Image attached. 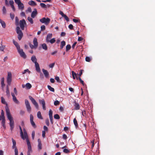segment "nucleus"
Masks as SVG:
<instances>
[{
  "instance_id": "f257e3e1",
  "label": "nucleus",
  "mask_w": 155,
  "mask_h": 155,
  "mask_svg": "<svg viewBox=\"0 0 155 155\" xmlns=\"http://www.w3.org/2000/svg\"><path fill=\"white\" fill-rule=\"evenodd\" d=\"M5 110L7 118L10 121L9 125L10 127V129L12 131L14 127L13 119L10 114V111L8 106L6 107Z\"/></svg>"
},
{
  "instance_id": "f03ea898",
  "label": "nucleus",
  "mask_w": 155,
  "mask_h": 155,
  "mask_svg": "<svg viewBox=\"0 0 155 155\" xmlns=\"http://www.w3.org/2000/svg\"><path fill=\"white\" fill-rule=\"evenodd\" d=\"M16 31L17 34L18 35V38L19 40H20L23 36V34L19 27H16Z\"/></svg>"
},
{
  "instance_id": "7ed1b4c3",
  "label": "nucleus",
  "mask_w": 155,
  "mask_h": 155,
  "mask_svg": "<svg viewBox=\"0 0 155 155\" xmlns=\"http://www.w3.org/2000/svg\"><path fill=\"white\" fill-rule=\"evenodd\" d=\"M40 22L42 23H44L46 25H48L50 21V19L48 18H46L44 17L39 20Z\"/></svg>"
},
{
  "instance_id": "20e7f679",
  "label": "nucleus",
  "mask_w": 155,
  "mask_h": 155,
  "mask_svg": "<svg viewBox=\"0 0 155 155\" xmlns=\"http://www.w3.org/2000/svg\"><path fill=\"white\" fill-rule=\"evenodd\" d=\"M15 2L18 5L19 9L22 10L24 8V5L21 2L20 0H15Z\"/></svg>"
},
{
  "instance_id": "39448f33",
  "label": "nucleus",
  "mask_w": 155,
  "mask_h": 155,
  "mask_svg": "<svg viewBox=\"0 0 155 155\" xmlns=\"http://www.w3.org/2000/svg\"><path fill=\"white\" fill-rule=\"evenodd\" d=\"M25 104L27 111L29 113H30L31 110V107L27 99L25 100Z\"/></svg>"
},
{
  "instance_id": "423d86ee",
  "label": "nucleus",
  "mask_w": 155,
  "mask_h": 155,
  "mask_svg": "<svg viewBox=\"0 0 155 155\" xmlns=\"http://www.w3.org/2000/svg\"><path fill=\"white\" fill-rule=\"evenodd\" d=\"M26 22L25 19H23L22 20H20L19 21V25L22 30H24L25 26L26 25Z\"/></svg>"
},
{
  "instance_id": "0eeeda50",
  "label": "nucleus",
  "mask_w": 155,
  "mask_h": 155,
  "mask_svg": "<svg viewBox=\"0 0 155 155\" xmlns=\"http://www.w3.org/2000/svg\"><path fill=\"white\" fill-rule=\"evenodd\" d=\"M29 98L33 104L35 106L36 108L38 109V103L36 102L35 100V99L30 96H29Z\"/></svg>"
},
{
  "instance_id": "6e6552de",
  "label": "nucleus",
  "mask_w": 155,
  "mask_h": 155,
  "mask_svg": "<svg viewBox=\"0 0 155 155\" xmlns=\"http://www.w3.org/2000/svg\"><path fill=\"white\" fill-rule=\"evenodd\" d=\"M18 53L19 54L20 56L24 59H25L26 58V55L23 51L22 49H20L18 51Z\"/></svg>"
},
{
  "instance_id": "1a4fd4ad",
  "label": "nucleus",
  "mask_w": 155,
  "mask_h": 155,
  "mask_svg": "<svg viewBox=\"0 0 155 155\" xmlns=\"http://www.w3.org/2000/svg\"><path fill=\"white\" fill-rule=\"evenodd\" d=\"M34 117L31 114L30 115V122L32 126L34 128L36 127L35 123L33 121Z\"/></svg>"
},
{
  "instance_id": "9d476101",
  "label": "nucleus",
  "mask_w": 155,
  "mask_h": 155,
  "mask_svg": "<svg viewBox=\"0 0 155 155\" xmlns=\"http://www.w3.org/2000/svg\"><path fill=\"white\" fill-rule=\"evenodd\" d=\"M37 12L36 9L35 8L34 9V11H33L31 14V17L33 18H34L35 16L37 15Z\"/></svg>"
},
{
  "instance_id": "9b49d317",
  "label": "nucleus",
  "mask_w": 155,
  "mask_h": 155,
  "mask_svg": "<svg viewBox=\"0 0 155 155\" xmlns=\"http://www.w3.org/2000/svg\"><path fill=\"white\" fill-rule=\"evenodd\" d=\"M33 44L34 45V47L35 48H36L38 46V42L36 38H35L33 40Z\"/></svg>"
},
{
  "instance_id": "f8f14e48",
  "label": "nucleus",
  "mask_w": 155,
  "mask_h": 155,
  "mask_svg": "<svg viewBox=\"0 0 155 155\" xmlns=\"http://www.w3.org/2000/svg\"><path fill=\"white\" fill-rule=\"evenodd\" d=\"M13 42L14 44L16 47L18 51L20 49V46L19 45L18 43L17 42L15 41L14 40H13Z\"/></svg>"
},
{
  "instance_id": "ddd939ff",
  "label": "nucleus",
  "mask_w": 155,
  "mask_h": 155,
  "mask_svg": "<svg viewBox=\"0 0 155 155\" xmlns=\"http://www.w3.org/2000/svg\"><path fill=\"white\" fill-rule=\"evenodd\" d=\"M38 150H40L42 149V144L41 143V141L40 139H38Z\"/></svg>"
},
{
  "instance_id": "4468645a",
  "label": "nucleus",
  "mask_w": 155,
  "mask_h": 155,
  "mask_svg": "<svg viewBox=\"0 0 155 155\" xmlns=\"http://www.w3.org/2000/svg\"><path fill=\"white\" fill-rule=\"evenodd\" d=\"M35 65L36 71L38 72H39L40 71V69L39 64L37 62L35 63Z\"/></svg>"
},
{
  "instance_id": "2eb2a0df",
  "label": "nucleus",
  "mask_w": 155,
  "mask_h": 155,
  "mask_svg": "<svg viewBox=\"0 0 155 155\" xmlns=\"http://www.w3.org/2000/svg\"><path fill=\"white\" fill-rule=\"evenodd\" d=\"M42 71L45 77H47L48 76L49 73L48 71L44 69L42 70Z\"/></svg>"
},
{
  "instance_id": "dca6fc26",
  "label": "nucleus",
  "mask_w": 155,
  "mask_h": 155,
  "mask_svg": "<svg viewBox=\"0 0 155 155\" xmlns=\"http://www.w3.org/2000/svg\"><path fill=\"white\" fill-rule=\"evenodd\" d=\"M74 109L76 110H78L80 109V105L78 103L75 102L74 104Z\"/></svg>"
},
{
  "instance_id": "f3484780",
  "label": "nucleus",
  "mask_w": 155,
  "mask_h": 155,
  "mask_svg": "<svg viewBox=\"0 0 155 155\" xmlns=\"http://www.w3.org/2000/svg\"><path fill=\"white\" fill-rule=\"evenodd\" d=\"M31 61L34 63H35V64L36 63H37V60L36 58V57L35 55H33L31 57Z\"/></svg>"
},
{
  "instance_id": "a211bd4d",
  "label": "nucleus",
  "mask_w": 155,
  "mask_h": 155,
  "mask_svg": "<svg viewBox=\"0 0 155 155\" xmlns=\"http://www.w3.org/2000/svg\"><path fill=\"white\" fill-rule=\"evenodd\" d=\"M52 34H49L47 35L46 39L47 42L51 39V38L52 37Z\"/></svg>"
},
{
  "instance_id": "6ab92c4d",
  "label": "nucleus",
  "mask_w": 155,
  "mask_h": 155,
  "mask_svg": "<svg viewBox=\"0 0 155 155\" xmlns=\"http://www.w3.org/2000/svg\"><path fill=\"white\" fill-rule=\"evenodd\" d=\"M12 143H13V146L12 147V148L13 149H15L16 148H17L16 147V142L13 139V138L12 139Z\"/></svg>"
},
{
  "instance_id": "aec40b11",
  "label": "nucleus",
  "mask_w": 155,
  "mask_h": 155,
  "mask_svg": "<svg viewBox=\"0 0 155 155\" xmlns=\"http://www.w3.org/2000/svg\"><path fill=\"white\" fill-rule=\"evenodd\" d=\"M0 23L1 24L2 27L5 28L6 27V24L5 22L0 18Z\"/></svg>"
},
{
  "instance_id": "412c9836",
  "label": "nucleus",
  "mask_w": 155,
  "mask_h": 155,
  "mask_svg": "<svg viewBox=\"0 0 155 155\" xmlns=\"http://www.w3.org/2000/svg\"><path fill=\"white\" fill-rule=\"evenodd\" d=\"M37 115L39 119H43V118L42 117L40 111H39L38 112Z\"/></svg>"
},
{
  "instance_id": "4be33fe9",
  "label": "nucleus",
  "mask_w": 155,
  "mask_h": 155,
  "mask_svg": "<svg viewBox=\"0 0 155 155\" xmlns=\"http://www.w3.org/2000/svg\"><path fill=\"white\" fill-rule=\"evenodd\" d=\"M28 4L32 6H35L36 5V3L33 1H31L28 2Z\"/></svg>"
},
{
  "instance_id": "5701e85b",
  "label": "nucleus",
  "mask_w": 155,
  "mask_h": 155,
  "mask_svg": "<svg viewBox=\"0 0 155 155\" xmlns=\"http://www.w3.org/2000/svg\"><path fill=\"white\" fill-rule=\"evenodd\" d=\"M55 38H53L49 40L47 42H50L51 44H53L55 42Z\"/></svg>"
},
{
  "instance_id": "b1692460",
  "label": "nucleus",
  "mask_w": 155,
  "mask_h": 155,
  "mask_svg": "<svg viewBox=\"0 0 155 155\" xmlns=\"http://www.w3.org/2000/svg\"><path fill=\"white\" fill-rule=\"evenodd\" d=\"M2 11L3 14L4 15L6 14L7 13V10L5 6H3L2 7Z\"/></svg>"
},
{
  "instance_id": "393cba45",
  "label": "nucleus",
  "mask_w": 155,
  "mask_h": 155,
  "mask_svg": "<svg viewBox=\"0 0 155 155\" xmlns=\"http://www.w3.org/2000/svg\"><path fill=\"white\" fill-rule=\"evenodd\" d=\"M65 42L64 41H62L61 42V45L60 46L61 49H62L64 46L65 45Z\"/></svg>"
},
{
  "instance_id": "a878e982",
  "label": "nucleus",
  "mask_w": 155,
  "mask_h": 155,
  "mask_svg": "<svg viewBox=\"0 0 155 155\" xmlns=\"http://www.w3.org/2000/svg\"><path fill=\"white\" fill-rule=\"evenodd\" d=\"M5 119L2 120L1 124L4 129H5L6 127L5 125Z\"/></svg>"
},
{
  "instance_id": "bb28decb",
  "label": "nucleus",
  "mask_w": 155,
  "mask_h": 155,
  "mask_svg": "<svg viewBox=\"0 0 155 155\" xmlns=\"http://www.w3.org/2000/svg\"><path fill=\"white\" fill-rule=\"evenodd\" d=\"M42 48L45 50H47V46L44 43L42 44Z\"/></svg>"
},
{
  "instance_id": "cd10ccee",
  "label": "nucleus",
  "mask_w": 155,
  "mask_h": 155,
  "mask_svg": "<svg viewBox=\"0 0 155 155\" xmlns=\"http://www.w3.org/2000/svg\"><path fill=\"white\" fill-rule=\"evenodd\" d=\"M73 122L76 127H78V125L77 123V120L75 118H74L73 120Z\"/></svg>"
},
{
  "instance_id": "c85d7f7f",
  "label": "nucleus",
  "mask_w": 155,
  "mask_h": 155,
  "mask_svg": "<svg viewBox=\"0 0 155 155\" xmlns=\"http://www.w3.org/2000/svg\"><path fill=\"white\" fill-rule=\"evenodd\" d=\"M1 102L2 104H5L7 106V104L6 102L5 101L4 98L2 97H1Z\"/></svg>"
},
{
  "instance_id": "c756f323",
  "label": "nucleus",
  "mask_w": 155,
  "mask_h": 155,
  "mask_svg": "<svg viewBox=\"0 0 155 155\" xmlns=\"http://www.w3.org/2000/svg\"><path fill=\"white\" fill-rule=\"evenodd\" d=\"M25 87L27 89H30L31 87V85L29 83H28L25 84Z\"/></svg>"
},
{
  "instance_id": "7c9ffc66",
  "label": "nucleus",
  "mask_w": 155,
  "mask_h": 155,
  "mask_svg": "<svg viewBox=\"0 0 155 155\" xmlns=\"http://www.w3.org/2000/svg\"><path fill=\"white\" fill-rule=\"evenodd\" d=\"M27 19L28 21L31 23V24H33V21L32 18L30 17H28Z\"/></svg>"
},
{
  "instance_id": "2f4dec72",
  "label": "nucleus",
  "mask_w": 155,
  "mask_h": 155,
  "mask_svg": "<svg viewBox=\"0 0 155 155\" xmlns=\"http://www.w3.org/2000/svg\"><path fill=\"white\" fill-rule=\"evenodd\" d=\"M47 87H48V89L50 91H51L52 92H54V89L53 88L51 87L50 86L48 85Z\"/></svg>"
},
{
  "instance_id": "473e14b6",
  "label": "nucleus",
  "mask_w": 155,
  "mask_h": 155,
  "mask_svg": "<svg viewBox=\"0 0 155 155\" xmlns=\"http://www.w3.org/2000/svg\"><path fill=\"white\" fill-rule=\"evenodd\" d=\"M19 128L20 131L21 136L22 139H24L23 133L22 132V129L20 126H19Z\"/></svg>"
},
{
  "instance_id": "72a5a7b5",
  "label": "nucleus",
  "mask_w": 155,
  "mask_h": 155,
  "mask_svg": "<svg viewBox=\"0 0 155 155\" xmlns=\"http://www.w3.org/2000/svg\"><path fill=\"white\" fill-rule=\"evenodd\" d=\"M12 99L13 100V101L14 102H15V103L17 104H18L19 103V101L17 99L16 97H14L12 98Z\"/></svg>"
},
{
  "instance_id": "f704fd0d",
  "label": "nucleus",
  "mask_w": 155,
  "mask_h": 155,
  "mask_svg": "<svg viewBox=\"0 0 155 155\" xmlns=\"http://www.w3.org/2000/svg\"><path fill=\"white\" fill-rule=\"evenodd\" d=\"M39 102L40 104H42V105H45V103L44 99L39 100Z\"/></svg>"
},
{
  "instance_id": "c9c22d12",
  "label": "nucleus",
  "mask_w": 155,
  "mask_h": 155,
  "mask_svg": "<svg viewBox=\"0 0 155 155\" xmlns=\"http://www.w3.org/2000/svg\"><path fill=\"white\" fill-rule=\"evenodd\" d=\"M72 75L73 78L74 79H75V77L76 78L77 77V74L75 73L73 71H72Z\"/></svg>"
},
{
  "instance_id": "e433bc0d",
  "label": "nucleus",
  "mask_w": 155,
  "mask_h": 155,
  "mask_svg": "<svg viewBox=\"0 0 155 155\" xmlns=\"http://www.w3.org/2000/svg\"><path fill=\"white\" fill-rule=\"evenodd\" d=\"M6 93L7 95L8 96H9L10 95V92L9 90L8 87V86H6Z\"/></svg>"
},
{
  "instance_id": "4c0bfd02",
  "label": "nucleus",
  "mask_w": 155,
  "mask_h": 155,
  "mask_svg": "<svg viewBox=\"0 0 155 155\" xmlns=\"http://www.w3.org/2000/svg\"><path fill=\"white\" fill-rule=\"evenodd\" d=\"M49 117H53V112L51 109L49 110Z\"/></svg>"
},
{
  "instance_id": "58836bf2",
  "label": "nucleus",
  "mask_w": 155,
  "mask_h": 155,
  "mask_svg": "<svg viewBox=\"0 0 155 155\" xmlns=\"http://www.w3.org/2000/svg\"><path fill=\"white\" fill-rule=\"evenodd\" d=\"M27 72H28L29 74H30L31 73L30 71L28 69H26L24 70V71L22 72V74H24Z\"/></svg>"
},
{
  "instance_id": "ea45409f",
  "label": "nucleus",
  "mask_w": 155,
  "mask_h": 155,
  "mask_svg": "<svg viewBox=\"0 0 155 155\" xmlns=\"http://www.w3.org/2000/svg\"><path fill=\"white\" fill-rule=\"evenodd\" d=\"M23 137H24V139H23L24 140L25 139H26V138H28L27 132L25 133H24V135H23Z\"/></svg>"
},
{
  "instance_id": "a19ab883",
  "label": "nucleus",
  "mask_w": 155,
  "mask_h": 155,
  "mask_svg": "<svg viewBox=\"0 0 155 155\" xmlns=\"http://www.w3.org/2000/svg\"><path fill=\"white\" fill-rule=\"evenodd\" d=\"M76 79L77 80L79 79V80L80 81V82L83 85H84V81L81 80L80 77H79L78 78V77H76Z\"/></svg>"
},
{
  "instance_id": "79ce46f5",
  "label": "nucleus",
  "mask_w": 155,
  "mask_h": 155,
  "mask_svg": "<svg viewBox=\"0 0 155 155\" xmlns=\"http://www.w3.org/2000/svg\"><path fill=\"white\" fill-rule=\"evenodd\" d=\"M12 81V78H7V82L9 85H10Z\"/></svg>"
},
{
  "instance_id": "37998d69",
  "label": "nucleus",
  "mask_w": 155,
  "mask_h": 155,
  "mask_svg": "<svg viewBox=\"0 0 155 155\" xmlns=\"http://www.w3.org/2000/svg\"><path fill=\"white\" fill-rule=\"evenodd\" d=\"M40 5L41 7L43 8H46L47 7V5L43 3H41Z\"/></svg>"
},
{
  "instance_id": "c03bdc74",
  "label": "nucleus",
  "mask_w": 155,
  "mask_h": 155,
  "mask_svg": "<svg viewBox=\"0 0 155 155\" xmlns=\"http://www.w3.org/2000/svg\"><path fill=\"white\" fill-rule=\"evenodd\" d=\"M5 46L2 45L1 46H0V51H3L5 48Z\"/></svg>"
},
{
  "instance_id": "a18cd8bd",
  "label": "nucleus",
  "mask_w": 155,
  "mask_h": 155,
  "mask_svg": "<svg viewBox=\"0 0 155 155\" xmlns=\"http://www.w3.org/2000/svg\"><path fill=\"white\" fill-rule=\"evenodd\" d=\"M26 142H27L28 147L31 146V143H30L28 138H26Z\"/></svg>"
},
{
  "instance_id": "49530a36",
  "label": "nucleus",
  "mask_w": 155,
  "mask_h": 155,
  "mask_svg": "<svg viewBox=\"0 0 155 155\" xmlns=\"http://www.w3.org/2000/svg\"><path fill=\"white\" fill-rule=\"evenodd\" d=\"M4 78H2L1 79V82L2 86V87L5 86V84L4 83Z\"/></svg>"
},
{
  "instance_id": "de8ad7c7",
  "label": "nucleus",
  "mask_w": 155,
  "mask_h": 155,
  "mask_svg": "<svg viewBox=\"0 0 155 155\" xmlns=\"http://www.w3.org/2000/svg\"><path fill=\"white\" fill-rule=\"evenodd\" d=\"M71 48V46L70 45H68L66 46V51H67L69 50Z\"/></svg>"
},
{
  "instance_id": "09e8293b",
  "label": "nucleus",
  "mask_w": 155,
  "mask_h": 155,
  "mask_svg": "<svg viewBox=\"0 0 155 155\" xmlns=\"http://www.w3.org/2000/svg\"><path fill=\"white\" fill-rule=\"evenodd\" d=\"M54 118L55 119H59L60 117L58 114H55L54 115Z\"/></svg>"
},
{
  "instance_id": "8fccbe9b",
  "label": "nucleus",
  "mask_w": 155,
  "mask_h": 155,
  "mask_svg": "<svg viewBox=\"0 0 155 155\" xmlns=\"http://www.w3.org/2000/svg\"><path fill=\"white\" fill-rule=\"evenodd\" d=\"M15 24L16 25H18L19 23V19L17 17H16L15 18Z\"/></svg>"
},
{
  "instance_id": "3c124183",
  "label": "nucleus",
  "mask_w": 155,
  "mask_h": 155,
  "mask_svg": "<svg viewBox=\"0 0 155 155\" xmlns=\"http://www.w3.org/2000/svg\"><path fill=\"white\" fill-rule=\"evenodd\" d=\"M85 60L86 61L90 62L91 60V59L88 57H86L85 58Z\"/></svg>"
},
{
  "instance_id": "603ef678",
  "label": "nucleus",
  "mask_w": 155,
  "mask_h": 155,
  "mask_svg": "<svg viewBox=\"0 0 155 155\" xmlns=\"http://www.w3.org/2000/svg\"><path fill=\"white\" fill-rule=\"evenodd\" d=\"M60 103V102H59L58 101H55L54 102V104L55 105V106H56V105H57L58 104H59Z\"/></svg>"
},
{
  "instance_id": "864d4df0",
  "label": "nucleus",
  "mask_w": 155,
  "mask_h": 155,
  "mask_svg": "<svg viewBox=\"0 0 155 155\" xmlns=\"http://www.w3.org/2000/svg\"><path fill=\"white\" fill-rule=\"evenodd\" d=\"M10 17L12 20H13L14 19L15 17V15L13 14H10Z\"/></svg>"
},
{
  "instance_id": "5fc2aeb1",
  "label": "nucleus",
  "mask_w": 155,
  "mask_h": 155,
  "mask_svg": "<svg viewBox=\"0 0 155 155\" xmlns=\"http://www.w3.org/2000/svg\"><path fill=\"white\" fill-rule=\"evenodd\" d=\"M63 17H64V19L67 21H69V19L67 16L65 15L64 16H63Z\"/></svg>"
},
{
  "instance_id": "6e6d98bb",
  "label": "nucleus",
  "mask_w": 155,
  "mask_h": 155,
  "mask_svg": "<svg viewBox=\"0 0 155 155\" xmlns=\"http://www.w3.org/2000/svg\"><path fill=\"white\" fill-rule=\"evenodd\" d=\"M41 31H43L45 30V27L44 25H42L41 27Z\"/></svg>"
},
{
  "instance_id": "4d7b16f0",
  "label": "nucleus",
  "mask_w": 155,
  "mask_h": 155,
  "mask_svg": "<svg viewBox=\"0 0 155 155\" xmlns=\"http://www.w3.org/2000/svg\"><path fill=\"white\" fill-rule=\"evenodd\" d=\"M12 74L10 72H8L7 78H12Z\"/></svg>"
},
{
  "instance_id": "13d9d810",
  "label": "nucleus",
  "mask_w": 155,
  "mask_h": 155,
  "mask_svg": "<svg viewBox=\"0 0 155 155\" xmlns=\"http://www.w3.org/2000/svg\"><path fill=\"white\" fill-rule=\"evenodd\" d=\"M55 79L58 82H60L59 78L58 76H56L55 78Z\"/></svg>"
},
{
  "instance_id": "bf43d9fd",
  "label": "nucleus",
  "mask_w": 155,
  "mask_h": 155,
  "mask_svg": "<svg viewBox=\"0 0 155 155\" xmlns=\"http://www.w3.org/2000/svg\"><path fill=\"white\" fill-rule=\"evenodd\" d=\"M63 152L65 153H68L69 152V150L68 149H64L63 150Z\"/></svg>"
},
{
  "instance_id": "052dcab7",
  "label": "nucleus",
  "mask_w": 155,
  "mask_h": 155,
  "mask_svg": "<svg viewBox=\"0 0 155 155\" xmlns=\"http://www.w3.org/2000/svg\"><path fill=\"white\" fill-rule=\"evenodd\" d=\"M54 63H52L51 64H50L49 65V68H52L54 67Z\"/></svg>"
},
{
  "instance_id": "680f3d73",
  "label": "nucleus",
  "mask_w": 155,
  "mask_h": 155,
  "mask_svg": "<svg viewBox=\"0 0 155 155\" xmlns=\"http://www.w3.org/2000/svg\"><path fill=\"white\" fill-rule=\"evenodd\" d=\"M14 4V2L13 0H11L9 1V4L11 6H12V5H13Z\"/></svg>"
},
{
  "instance_id": "e2e57ef3",
  "label": "nucleus",
  "mask_w": 155,
  "mask_h": 155,
  "mask_svg": "<svg viewBox=\"0 0 155 155\" xmlns=\"http://www.w3.org/2000/svg\"><path fill=\"white\" fill-rule=\"evenodd\" d=\"M45 130H43L42 131V136L43 138L45 137Z\"/></svg>"
},
{
  "instance_id": "0e129e2a",
  "label": "nucleus",
  "mask_w": 155,
  "mask_h": 155,
  "mask_svg": "<svg viewBox=\"0 0 155 155\" xmlns=\"http://www.w3.org/2000/svg\"><path fill=\"white\" fill-rule=\"evenodd\" d=\"M15 155H18V150L17 148L15 149Z\"/></svg>"
},
{
  "instance_id": "69168bd1",
  "label": "nucleus",
  "mask_w": 155,
  "mask_h": 155,
  "mask_svg": "<svg viewBox=\"0 0 155 155\" xmlns=\"http://www.w3.org/2000/svg\"><path fill=\"white\" fill-rule=\"evenodd\" d=\"M28 147V153H30V152H31V146Z\"/></svg>"
},
{
  "instance_id": "338daca9",
  "label": "nucleus",
  "mask_w": 155,
  "mask_h": 155,
  "mask_svg": "<svg viewBox=\"0 0 155 155\" xmlns=\"http://www.w3.org/2000/svg\"><path fill=\"white\" fill-rule=\"evenodd\" d=\"M32 137L33 139H34L35 135V132L34 131H33L32 132Z\"/></svg>"
},
{
  "instance_id": "774afa93",
  "label": "nucleus",
  "mask_w": 155,
  "mask_h": 155,
  "mask_svg": "<svg viewBox=\"0 0 155 155\" xmlns=\"http://www.w3.org/2000/svg\"><path fill=\"white\" fill-rule=\"evenodd\" d=\"M68 28L70 29H72L73 28V26L72 24H70L68 26Z\"/></svg>"
}]
</instances>
